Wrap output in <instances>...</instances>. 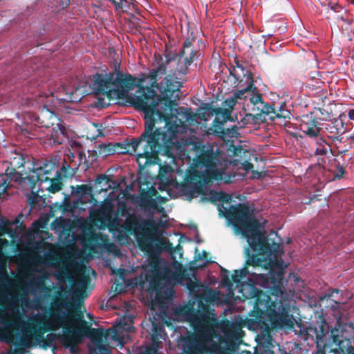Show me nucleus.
I'll return each mask as SVG.
<instances>
[{
	"label": "nucleus",
	"mask_w": 354,
	"mask_h": 354,
	"mask_svg": "<svg viewBox=\"0 0 354 354\" xmlns=\"http://www.w3.org/2000/svg\"><path fill=\"white\" fill-rule=\"evenodd\" d=\"M323 170L324 175L329 182L341 180L347 175L346 167L335 158L328 165L327 168L323 166Z\"/></svg>",
	"instance_id": "19"
},
{
	"label": "nucleus",
	"mask_w": 354,
	"mask_h": 354,
	"mask_svg": "<svg viewBox=\"0 0 354 354\" xmlns=\"http://www.w3.org/2000/svg\"><path fill=\"white\" fill-rule=\"evenodd\" d=\"M344 142H348V144L342 146V144H339L338 142H335V146L337 149L338 154L345 155L349 149L351 147V145L354 144V136H351L349 138H346L344 140Z\"/></svg>",
	"instance_id": "35"
},
{
	"label": "nucleus",
	"mask_w": 354,
	"mask_h": 354,
	"mask_svg": "<svg viewBox=\"0 0 354 354\" xmlns=\"http://www.w3.org/2000/svg\"><path fill=\"white\" fill-rule=\"evenodd\" d=\"M212 180L208 170L206 173L194 170L185 178V183L181 186V192L191 201L199 195H204L205 185H209Z\"/></svg>",
	"instance_id": "12"
},
{
	"label": "nucleus",
	"mask_w": 354,
	"mask_h": 354,
	"mask_svg": "<svg viewBox=\"0 0 354 354\" xmlns=\"http://www.w3.org/2000/svg\"><path fill=\"white\" fill-rule=\"evenodd\" d=\"M164 284L162 279L159 277H153L152 279L149 281L148 291L150 292H155V295L158 291L164 288Z\"/></svg>",
	"instance_id": "29"
},
{
	"label": "nucleus",
	"mask_w": 354,
	"mask_h": 354,
	"mask_svg": "<svg viewBox=\"0 0 354 354\" xmlns=\"http://www.w3.org/2000/svg\"><path fill=\"white\" fill-rule=\"evenodd\" d=\"M72 193L80 198L91 194V187L87 185H80L72 187Z\"/></svg>",
	"instance_id": "31"
},
{
	"label": "nucleus",
	"mask_w": 354,
	"mask_h": 354,
	"mask_svg": "<svg viewBox=\"0 0 354 354\" xmlns=\"http://www.w3.org/2000/svg\"><path fill=\"white\" fill-rule=\"evenodd\" d=\"M42 261V257L41 256H37L33 260V263L35 265H39Z\"/></svg>",
	"instance_id": "58"
},
{
	"label": "nucleus",
	"mask_w": 354,
	"mask_h": 354,
	"mask_svg": "<svg viewBox=\"0 0 354 354\" xmlns=\"http://www.w3.org/2000/svg\"><path fill=\"white\" fill-rule=\"evenodd\" d=\"M127 230L136 233L140 250L149 257H158L163 252L174 254L176 250L180 249L178 245L176 248L165 237L156 236L153 232L156 230V224L151 220L138 219L136 216H129L125 221Z\"/></svg>",
	"instance_id": "7"
},
{
	"label": "nucleus",
	"mask_w": 354,
	"mask_h": 354,
	"mask_svg": "<svg viewBox=\"0 0 354 354\" xmlns=\"http://www.w3.org/2000/svg\"><path fill=\"white\" fill-rule=\"evenodd\" d=\"M201 311L196 312L194 303L179 306L174 309V314L183 319L201 326H208L215 324L216 319L210 316L209 306L202 303L198 304Z\"/></svg>",
	"instance_id": "11"
},
{
	"label": "nucleus",
	"mask_w": 354,
	"mask_h": 354,
	"mask_svg": "<svg viewBox=\"0 0 354 354\" xmlns=\"http://www.w3.org/2000/svg\"><path fill=\"white\" fill-rule=\"evenodd\" d=\"M236 70L238 71H241V77L243 76V77L245 79V81L254 80L252 73L250 71L246 70L243 65L241 64L239 66H238Z\"/></svg>",
	"instance_id": "43"
},
{
	"label": "nucleus",
	"mask_w": 354,
	"mask_h": 354,
	"mask_svg": "<svg viewBox=\"0 0 354 354\" xmlns=\"http://www.w3.org/2000/svg\"><path fill=\"white\" fill-rule=\"evenodd\" d=\"M48 174L49 171L44 170L35 158L24 153V185H28L30 189V194H26L30 210L40 209L46 205L45 198L39 195V189H35V187L38 183H45L48 179Z\"/></svg>",
	"instance_id": "9"
},
{
	"label": "nucleus",
	"mask_w": 354,
	"mask_h": 354,
	"mask_svg": "<svg viewBox=\"0 0 354 354\" xmlns=\"http://www.w3.org/2000/svg\"><path fill=\"white\" fill-rule=\"evenodd\" d=\"M157 120L158 123L156 124V128L159 129L160 133L163 135L162 138H158L159 147L156 149V152L151 151V153H149V150L147 149L148 153L146 155H143L140 150H145V147L142 149L141 145L134 147L133 142L139 140L141 137L140 136L138 138H132L127 145L120 142L115 143V153L118 154L127 153L131 148L132 151L136 155L137 162L140 169H145L149 165L157 163V161L159 160L158 155L160 153L168 157L172 156L177 133L179 132L180 127L175 121L171 120L170 118H158Z\"/></svg>",
	"instance_id": "6"
},
{
	"label": "nucleus",
	"mask_w": 354,
	"mask_h": 354,
	"mask_svg": "<svg viewBox=\"0 0 354 354\" xmlns=\"http://www.w3.org/2000/svg\"><path fill=\"white\" fill-rule=\"evenodd\" d=\"M91 279L88 274H81L78 277L77 286L80 290H84L91 283Z\"/></svg>",
	"instance_id": "37"
},
{
	"label": "nucleus",
	"mask_w": 354,
	"mask_h": 354,
	"mask_svg": "<svg viewBox=\"0 0 354 354\" xmlns=\"http://www.w3.org/2000/svg\"><path fill=\"white\" fill-rule=\"evenodd\" d=\"M66 97L64 100L70 102H79L82 97V94L77 87H76L75 90L66 91Z\"/></svg>",
	"instance_id": "34"
},
{
	"label": "nucleus",
	"mask_w": 354,
	"mask_h": 354,
	"mask_svg": "<svg viewBox=\"0 0 354 354\" xmlns=\"http://www.w3.org/2000/svg\"><path fill=\"white\" fill-rule=\"evenodd\" d=\"M68 272L66 268L59 269L56 273V277L59 279H65L68 278Z\"/></svg>",
	"instance_id": "45"
},
{
	"label": "nucleus",
	"mask_w": 354,
	"mask_h": 354,
	"mask_svg": "<svg viewBox=\"0 0 354 354\" xmlns=\"http://www.w3.org/2000/svg\"><path fill=\"white\" fill-rule=\"evenodd\" d=\"M146 79V73H141L139 77H136L129 73H122L118 65L113 72L94 75L91 84L95 95H106L109 100L113 95L119 99L127 98L131 106L145 113V130L140 138L133 142L134 147L139 145L145 147V150H140L143 155L148 153L147 149L149 153L156 152V149L159 147L158 138L163 135L159 129L156 128L158 120L155 116L159 118L160 113L158 94L150 85L144 86Z\"/></svg>",
	"instance_id": "2"
},
{
	"label": "nucleus",
	"mask_w": 354,
	"mask_h": 354,
	"mask_svg": "<svg viewBox=\"0 0 354 354\" xmlns=\"http://www.w3.org/2000/svg\"><path fill=\"white\" fill-rule=\"evenodd\" d=\"M69 3H70L69 0H66L65 1H62L60 2L59 6L62 8H66L69 6Z\"/></svg>",
	"instance_id": "57"
},
{
	"label": "nucleus",
	"mask_w": 354,
	"mask_h": 354,
	"mask_svg": "<svg viewBox=\"0 0 354 354\" xmlns=\"http://www.w3.org/2000/svg\"><path fill=\"white\" fill-rule=\"evenodd\" d=\"M251 273L249 272L248 269L243 266V268L241 270H234V274L232 275V280L233 282L236 283H239L241 282V280L243 279L246 276H249L250 277Z\"/></svg>",
	"instance_id": "32"
},
{
	"label": "nucleus",
	"mask_w": 354,
	"mask_h": 354,
	"mask_svg": "<svg viewBox=\"0 0 354 354\" xmlns=\"http://www.w3.org/2000/svg\"><path fill=\"white\" fill-rule=\"evenodd\" d=\"M24 326H25V323L24 322ZM28 346V341L27 336L25 333V330L24 329V350L25 349V348H26Z\"/></svg>",
	"instance_id": "53"
},
{
	"label": "nucleus",
	"mask_w": 354,
	"mask_h": 354,
	"mask_svg": "<svg viewBox=\"0 0 354 354\" xmlns=\"http://www.w3.org/2000/svg\"><path fill=\"white\" fill-rule=\"evenodd\" d=\"M25 250V248L24 247V250ZM25 262V252H24V263ZM28 297L27 293L25 292V277L24 276V307L27 306L28 304Z\"/></svg>",
	"instance_id": "50"
},
{
	"label": "nucleus",
	"mask_w": 354,
	"mask_h": 354,
	"mask_svg": "<svg viewBox=\"0 0 354 354\" xmlns=\"http://www.w3.org/2000/svg\"><path fill=\"white\" fill-rule=\"evenodd\" d=\"M319 330H317L316 328L314 330L315 337L317 342H324V337L328 333V328L325 326V322L323 323L319 326Z\"/></svg>",
	"instance_id": "38"
},
{
	"label": "nucleus",
	"mask_w": 354,
	"mask_h": 354,
	"mask_svg": "<svg viewBox=\"0 0 354 354\" xmlns=\"http://www.w3.org/2000/svg\"><path fill=\"white\" fill-rule=\"evenodd\" d=\"M64 205L66 207H69L70 205V201H68V198L67 197H65L64 198Z\"/></svg>",
	"instance_id": "61"
},
{
	"label": "nucleus",
	"mask_w": 354,
	"mask_h": 354,
	"mask_svg": "<svg viewBox=\"0 0 354 354\" xmlns=\"http://www.w3.org/2000/svg\"><path fill=\"white\" fill-rule=\"evenodd\" d=\"M245 82L246 86L242 89L237 90L234 94L236 100L238 99H245L248 97V95L250 97L251 95L254 94L257 91V87L254 85V80Z\"/></svg>",
	"instance_id": "24"
},
{
	"label": "nucleus",
	"mask_w": 354,
	"mask_h": 354,
	"mask_svg": "<svg viewBox=\"0 0 354 354\" xmlns=\"http://www.w3.org/2000/svg\"><path fill=\"white\" fill-rule=\"evenodd\" d=\"M53 101V96L47 97L46 102H44L43 108L39 115H37L29 111L24 110V139L28 134L27 137L31 138L29 136V124H33L39 128L48 129L53 126L57 120V115L55 113V108L51 105H48L47 103ZM35 136V133H31Z\"/></svg>",
	"instance_id": "10"
},
{
	"label": "nucleus",
	"mask_w": 354,
	"mask_h": 354,
	"mask_svg": "<svg viewBox=\"0 0 354 354\" xmlns=\"http://www.w3.org/2000/svg\"><path fill=\"white\" fill-rule=\"evenodd\" d=\"M228 120L232 121L233 120L231 118L230 119L214 118L212 127L209 129L212 131V134L223 139L236 138L239 132L238 127L236 125L229 128H224V124Z\"/></svg>",
	"instance_id": "18"
},
{
	"label": "nucleus",
	"mask_w": 354,
	"mask_h": 354,
	"mask_svg": "<svg viewBox=\"0 0 354 354\" xmlns=\"http://www.w3.org/2000/svg\"><path fill=\"white\" fill-rule=\"evenodd\" d=\"M348 117L350 120H354V109H350L348 111Z\"/></svg>",
	"instance_id": "59"
},
{
	"label": "nucleus",
	"mask_w": 354,
	"mask_h": 354,
	"mask_svg": "<svg viewBox=\"0 0 354 354\" xmlns=\"http://www.w3.org/2000/svg\"><path fill=\"white\" fill-rule=\"evenodd\" d=\"M328 4L330 9L335 12H339L342 10V7L337 3H331L329 1Z\"/></svg>",
	"instance_id": "49"
},
{
	"label": "nucleus",
	"mask_w": 354,
	"mask_h": 354,
	"mask_svg": "<svg viewBox=\"0 0 354 354\" xmlns=\"http://www.w3.org/2000/svg\"><path fill=\"white\" fill-rule=\"evenodd\" d=\"M119 325L120 328L124 330H127L129 329L128 328L126 327V324L122 320H120Z\"/></svg>",
	"instance_id": "60"
},
{
	"label": "nucleus",
	"mask_w": 354,
	"mask_h": 354,
	"mask_svg": "<svg viewBox=\"0 0 354 354\" xmlns=\"http://www.w3.org/2000/svg\"><path fill=\"white\" fill-rule=\"evenodd\" d=\"M316 145L317 148L315 151V154L317 156H326L328 151H331L330 145L322 138H317Z\"/></svg>",
	"instance_id": "27"
},
{
	"label": "nucleus",
	"mask_w": 354,
	"mask_h": 354,
	"mask_svg": "<svg viewBox=\"0 0 354 354\" xmlns=\"http://www.w3.org/2000/svg\"><path fill=\"white\" fill-rule=\"evenodd\" d=\"M248 259L244 266L248 269L249 266L261 267L268 270L267 273L251 272L250 277L242 284L241 292L245 299H254L253 309L249 313L251 318L247 321V326L250 330L268 329L267 316L274 311L276 303L272 301L270 297L263 290L257 288L260 286L264 288H269L272 295H279L283 292V277L285 268L283 261H277L270 257H264L265 254H250L247 250Z\"/></svg>",
	"instance_id": "3"
},
{
	"label": "nucleus",
	"mask_w": 354,
	"mask_h": 354,
	"mask_svg": "<svg viewBox=\"0 0 354 354\" xmlns=\"http://www.w3.org/2000/svg\"><path fill=\"white\" fill-rule=\"evenodd\" d=\"M182 354H219L221 353V347L213 344L208 346L201 334L191 333L182 338Z\"/></svg>",
	"instance_id": "13"
},
{
	"label": "nucleus",
	"mask_w": 354,
	"mask_h": 354,
	"mask_svg": "<svg viewBox=\"0 0 354 354\" xmlns=\"http://www.w3.org/2000/svg\"><path fill=\"white\" fill-rule=\"evenodd\" d=\"M174 295V291L172 288H167L164 286V288H162L155 295V301L158 304H164L166 301L172 299Z\"/></svg>",
	"instance_id": "25"
},
{
	"label": "nucleus",
	"mask_w": 354,
	"mask_h": 354,
	"mask_svg": "<svg viewBox=\"0 0 354 354\" xmlns=\"http://www.w3.org/2000/svg\"><path fill=\"white\" fill-rule=\"evenodd\" d=\"M235 66H231L230 68V74L231 76L234 77L236 81L239 82V86H242L241 82L243 80L241 78V74L236 70V68L241 65L239 61L235 59L234 61Z\"/></svg>",
	"instance_id": "39"
},
{
	"label": "nucleus",
	"mask_w": 354,
	"mask_h": 354,
	"mask_svg": "<svg viewBox=\"0 0 354 354\" xmlns=\"http://www.w3.org/2000/svg\"><path fill=\"white\" fill-rule=\"evenodd\" d=\"M344 118H345V115L341 114L338 118L330 120L322 124V128L324 129L328 138L333 141L338 142L339 144L344 143L342 135L346 131Z\"/></svg>",
	"instance_id": "17"
},
{
	"label": "nucleus",
	"mask_w": 354,
	"mask_h": 354,
	"mask_svg": "<svg viewBox=\"0 0 354 354\" xmlns=\"http://www.w3.org/2000/svg\"><path fill=\"white\" fill-rule=\"evenodd\" d=\"M339 330L337 328H333L330 332V337L332 338V342L336 346H340L343 343V340L341 339V336L339 335Z\"/></svg>",
	"instance_id": "42"
},
{
	"label": "nucleus",
	"mask_w": 354,
	"mask_h": 354,
	"mask_svg": "<svg viewBox=\"0 0 354 354\" xmlns=\"http://www.w3.org/2000/svg\"><path fill=\"white\" fill-rule=\"evenodd\" d=\"M152 335L151 338L153 342L158 341L159 339H165L163 335H165V330L162 325L155 322H152Z\"/></svg>",
	"instance_id": "28"
},
{
	"label": "nucleus",
	"mask_w": 354,
	"mask_h": 354,
	"mask_svg": "<svg viewBox=\"0 0 354 354\" xmlns=\"http://www.w3.org/2000/svg\"><path fill=\"white\" fill-rule=\"evenodd\" d=\"M271 113L274 114L272 118H286L288 117L289 111L286 110L282 106H280L279 108L274 107V111Z\"/></svg>",
	"instance_id": "40"
},
{
	"label": "nucleus",
	"mask_w": 354,
	"mask_h": 354,
	"mask_svg": "<svg viewBox=\"0 0 354 354\" xmlns=\"http://www.w3.org/2000/svg\"><path fill=\"white\" fill-rule=\"evenodd\" d=\"M301 131L310 138H317L322 128L319 127V123L315 117L306 116L300 124Z\"/></svg>",
	"instance_id": "21"
},
{
	"label": "nucleus",
	"mask_w": 354,
	"mask_h": 354,
	"mask_svg": "<svg viewBox=\"0 0 354 354\" xmlns=\"http://www.w3.org/2000/svg\"><path fill=\"white\" fill-rule=\"evenodd\" d=\"M111 182V178L109 176L106 174H100L97 176V178L95 181V185L97 188L98 186H100L99 188L100 191L106 190L108 187H110L109 183Z\"/></svg>",
	"instance_id": "30"
},
{
	"label": "nucleus",
	"mask_w": 354,
	"mask_h": 354,
	"mask_svg": "<svg viewBox=\"0 0 354 354\" xmlns=\"http://www.w3.org/2000/svg\"><path fill=\"white\" fill-rule=\"evenodd\" d=\"M242 153H248V151L245 150L241 145H233V155L234 156H240Z\"/></svg>",
	"instance_id": "46"
},
{
	"label": "nucleus",
	"mask_w": 354,
	"mask_h": 354,
	"mask_svg": "<svg viewBox=\"0 0 354 354\" xmlns=\"http://www.w3.org/2000/svg\"><path fill=\"white\" fill-rule=\"evenodd\" d=\"M69 169V166H65L63 165L59 170H57L56 172V175L53 178H49L46 181H49L50 184L48 187H46V189L48 190L50 193L55 194L59 190L62 189L63 187V183H62V178L63 177H68V170Z\"/></svg>",
	"instance_id": "23"
},
{
	"label": "nucleus",
	"mask_w": 354,
	"mask_h": 354,
	"mask_svg": "<svg viewBox=\"0 0 354 354\" xmlns=\"http://www.w3.org/2000/svg\"><path fill=\"white\" fill-rule=\"evenodd\" d=\"M243 167L245 171H249L254 167V165L250 162L245 160L243 163Z\"/></svg>",
	"instance_id": "51"
},
{
	"label": "nucleus",
	"mask_w": 354,
	"mask_h": 354,
	"mask_svg": "<svg viewBox=\"0 0 354 354\" xmlns=\"http://www.w3.org/2000/svg\"><path fill=\"white\" fill-rule=\"evenodd\" d=\"M112 339L115 341L120 342L122 339L121 336L117 333V331H114L112 335Z\"/></svg>",
	"instance_id": "55"
},
{
	"label": "nucleus",
	"mask_w": 354,
	"mask_h": 354,
	"mask_svg": "<svg viewBox=\"0 0 354 354\" xmlns=\"http://www.w3.org/2000/svg\"><path fill=\"white\" fill-rule=\"evenodd\" d=\"M208 171L210 173V178L215 180H221L223 179V176L225 174L224 170L218 169H216V167L215 168L209 169Z\"/></svg>",
	"instance_id": "41"
},
{
	"label": "nucleus",
	"mask_w": 354,
	"mask_h": 354,
	"mask_svg": "<svg viewBox=\"0 0 354 354\" xmlns=\"http://www.w3.org/2000/svg\"><path fill=\"white\" fill-rule=\"evenodd\" d=\"M158 192L153 187L148 190H141L139 194V203L140 207L145 209H155L158 207V203L153 196H157Z\"/></svg>",
	"instance_id": "22"
},
{
	"label": "nucleus",
	"mask_w": 354,
	"mask_h": 354,
	"mask_svg": "<svg viewBox=\"0 0 354 354\" xmlns=\"http://www.w3.org/2000/svg\"><path fill=\"white\" fill-rule=\"evenodd\" d=\"M199 162L206 167L207 170L216 167V157L212 151H207L200 156Z\"/></svg>",
	"instance_id": "26"
},
{
	"label": "nucleus",
	"mask_w": 354,
	"mask_h": 354,
	"mask_svg": "<svg viewBox=\"0 0 354 354\" xmlns=\"http://www.w3.org/2000/svg\"><path fill=\"white\" fill-rule=\"evenodd\" d=\"M185 114H186V119L187 121H193L195 120V114H194L192 112L187 111Z\"/></svg>",
	"instance_id": "52"
},
{
	"label": "nucleus",
	"mask_w": 354,
	"mask_h": 354,
	"mask_svg": "<svg viewBox=\"0 0 354 354\" xmlns=\"http://www.w3.org/2000/svg\"><path fill=\"white\" fill-rule=\"evenodd\" d=\"M220 214H223L227 220L236 231L246 237L248 243L260 232V222L255 218L253 209L245 203L231 205L229 209L218 205Z\"/></svg>",
	"instance_id": "8"
},
{
	"label": "nucleus",
	"mask_w": 354,
	"mask_h": 354,
	"mask_svg": "<svg viewBox=\"0 0 354 354\" xmlns=\"http://www.w3.org/2000/svg\"><path fill=\"white\" fill-rule=\"evenodd\" d=\"M250 101L252 104V111L254 115H270L274 111V106L263 102L262 94L256 91L251 95Z\"/></svg>",
	"instance_id": "20"
},
{
	"label": "nucleus",
	"mask_w": 354,
	"mask_h": 354,
	"mask_svg": "<svg viewBox=\"0 0 354 354\" xmlns=\"http://www.w3.org/2000/svg\"><path fill=\"white\" fill-rule=\"evenodd\" d=\"M218 193L219 192L211 191V196L209 198H205L207 200L209 201L213 204H216V202L218 201Z\"/></svg>",
	"instance_id": "47"
},
{
	"label": "nucleus",
	"mask_w": 354,
	"mask_h": 354,
	"mask_svg": "<svg viewBox=\"0 0 354 354\" xmlns=\"http://www.w3.org/2000/svg\"><path fill=\"white\" fill-rule=\"evenodd\" d=\"M237 100L234 96L232 97L225 99L223 102V106L224 109L221 107L215 108L212 105L206 104L203 107L205 111L204 113L200 114V118L203 120L207 121V116H212L215 115V118H224L230 119L231 118V113L235 106Z\"/></svg>",
	"instance_id": "16"
},
{
	"label": "nucleus",
	"mask_w": 354,
	"mask_h": 354,
	"mask_svg": "<svg viewBox=\"0 0 354 354\" xmlns=\"http://www.w3.org/2000/svg\"><path fill=\"white\" fill-rule=\"evenodd\" d=\"M66 304L65 299H57L43 313L30 317V333L36 344L47 349L59 338L65 348L75 354L80 351L78 344L88 337L94 344V348L88 347L89 354H111L109 347L103 343V330L90 327L78 308L64 311Z\"/></svg>",
	"instance_id": "1"
},
{
	"label": "nucleus",
	"mask_w": 354,
	"mask_h": 354,
	"mask_svg": "<svg viewBox=\"0 0 354 354\" xmlns=\"http://www.w3.org/2000/svg\"><path fill=\"white\" fill-rule=\"evenodd\" d=\"M249 245L254 252H259L260 254L266 255V257H270L277 261H279L278 257L283 253V251L280 250L279 244L270 245L267 237L261 232L254 239L250 241Z\"/></svg>",
	"instance_id": "15"
},
{
	"label": "nucleus",
	"mask_w": 354,
	"mask_h": 354,
	"mask_svg": "<svg viewBox=\"0 0 354 354\" xmlns=\"http://www.w3.org/2000/svg\"><path fill=\"white\" fill-rule=\"evenodd\" d=\"M47 278L48 275L46 273L35 277L31 281L32 288L35 290L44 288L46 287L45 281Z\"/></svg>",
	"instance_id": "33"
},
{
	"label": "nucleus",
	"mask_w": 354,
	"mask_h": 354,
	"mask_svg": "<svg viewBox=\"0 0 354 354\" xmlns=\"http://www.w3.org/2000/svg\"><path fill=\"white\" fill-rule=\"evenodd\" d=\"M17 169L14 161L10 162L5 174H0V198L7 197L10 189L15 186L14 184L22 185V171Z\"/></svg>",
	"instance_id": "14"
},
{
	"label": "nucleus",
	"mask_w": 354,
	"mask_h": 354,
	"mask_svg": "<svg viewBox=\"0 0 354 354\" xmlns=\"http://www.w3.org/2000/svg\"><path fill=\"white\" fill-rule=\"evenodd\" d=\"M109 102H106L104 98H98L96 106L102 109L109 106Z\"/></svg>",
	"instance_id": "48"
},
{
	"label": "nucleus",
	"mask_w": 354,
	"mask_h": 354,
	"mask_svg": "<svg viewBox=\"0 0 354 354\" xmlns=\"http://www.w3.org/2000/svg\"><path fill=\"white\" fill-rule=\"evenodd\" d=\"M115 153V147L114 144H101L99 145V153L102 156L106 157Z\"/></svg>",
	"instance_id": "36"
},
{
	"label": "nucleus",
	"mask_w": 354,
	"mask_h": 354,
	"mask_svg": "<svg viewBox=\"0 0 354 354\" xmlns=\"http://www.w3.org/2000/svg\"><path fill=\"white\" fill-rule=\"evenodd\" d=\"M207 256H208V253L207 252H205V251H203L202 254H198V260L207 259Z\"/></svg>",
	"instance_id": "56"
},
{
	"label": "nucleus",
	"mask_w": 354,
	"mask_h": 354,
	"mask_svg": "<svg viewBox=\"0 0 354 354\" xmlns=\"http://www.w3.org/2000/svg\"><path fill=\"white\" fill-rule=\"evenodd\" d=\"M55 134H56V136H55L53 133H52V135H51L53 142L55 143H57V144H61L62 141L59 140V137H58V133L57 131L55 132Z\"/></svg>",
	"instance_id": "54"
},
{
	"label": "nucleus",
	"mask_w": 354,
	"mask_h": 354,
	"mask_svg": "<svg viewBox=\"0 0 354 354\" xmlns=\"http://www.w3.org/2000/svg\"><path fill=\"white\" fill-rule=\"evenodd\" d=\"M198 286H199V285L197 283L192 282L191 284H189V287L190 289H192V288H194V287H198Z\"/></svg>",
	"instance_id": "62"
},
{
	"label": "nucleus",
	"mask_w": 354,
	"mask_h": 354,
	"mask_svg": "<svg viewBox=\"0 0 354 354\" xmlns=\"http://www.w3.org/2000/svg\"><path fill=\"white\" fill-rule=\"evenodd\" d=\"M348 353H349V354H354V347H353V346H350V347L348 348Z\"/></svg>",
	"instance_id": "63"
},
{
	"label": "nucleus",
	"mask_w": 354,
	"mask_h": 354,
	"mask_svg": "<svg viewBox=\"0 0 354 354\" xmlns=\"http://www.w3.org/2000/svg\"><path fill=\"white\" fill-rule=\"evenodd\" d=\"M5 234L12 241L17 239V295L15 299L7 290H0V340L16 346L11 354H22V232H0V236Z\"/></svg>",
	"instance_id": "5"
},
{
	"label": "nucleus",
	"mask_w": 354,
	"mask_h": 354,
	"mask_svg": "<svg viewBox=\"0 0 354 354\" xmlns=\"http://www.w3.org/2000/svg\"><path fill=\"white\" fill-rule=\"evenodd\" d=\"M218 202L223 203H229L232 201V197L230 194L223 192H219L218 193Z\"/></svg>",
	"instance_id": "44"
},
{
	"label": "nucleus",
	"mask_w": 354,
	"mask_h": 354,
	"mask_svg": "<svg viewBox=\"0 0 354 354\" xmlns=\"http://www.w3.org/2000/svg\"><path fill=\"white\" fill-rule=\"evenodd\" d=\"M33 225L34 226H38V227H41L42 225L41 224V223L39 221H35L34 223H33Z\"/></svg>",
	"instance_id": "64"
},
{
	"label": "nucleus",
	"mask_w": 354,
	"mask_h": 354,
	"mask_svg": "<svg viewBox=\"0 0 354 354\" xmlns=\"http://www.w3.org/2000/svg\"><path fill=\"white\" fill-rule=\"evenodd\" d=\"M198 54V51L192 47V41L187 39L178 53L165 50L162 54L154 55V68L147 75V78L150 80L152 89L156 88L160 93L158 95L160 108L159 118H170L172 121L174 118L177 119L174 111L177 113L175 106L177 105L176 99L179 98L182 84L178 81H173L170 75H166L160 83L158 82V80L167 73L187 75L189 66Z\"/></svg>",
	"instance_id": "4"
}]
</instances>
